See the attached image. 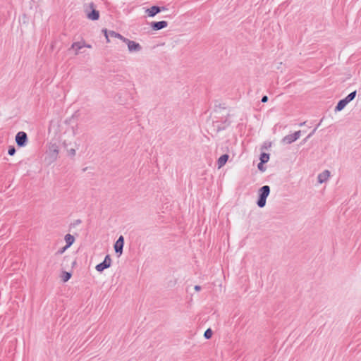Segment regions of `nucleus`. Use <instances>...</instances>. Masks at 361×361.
<instances>
[{"mask_svg":"<svg viewBox=\"0 0 361 361\" xmlns=\"http://www.w3.org/2000/svg\"><path fill=\"white\" fill-rule=\"evenodd\" d=\"M90 44L86 43V42L82 39L79 41H76L72 43L71 46L68 49V51L73 53L75 56H78L85 53V48L92 49Z\"/></svg>","mask_w":361,"mask_h":361,"instance_id":"obj_1","label":"nucleus"},{"mask_svg":"<svg viewBox=\"0 0 361 361\" xmlns=\"http://www.w3.org/2000/svg\"><path fill=\"white\" fill-rule=\"evenodd\" d=\"M114 37L119 38L126 44L128 47V50L130 54H137L142 50L141 44L135 41L123 37L119 34L114 33Z\"/></svg>","mask_w":361,"mask_h":361,"instance_id":"obj_2","label":"nucleus"},{"mask_svg":"<svg viewBox=\"0 0 361 361\" xmlns=\"http://www.w3.org/2000/svg\"><path fill=\"white\" fill-rule=\"evenodd\" d=\"M258 193L257 205L262 208L266 205V200L270 193V188L268 185H264L259 190Z\"/></svg>","mask_w":361,"mask_h":361,"instance_id":"obj_3","label":"nucleus"},{"mask_svg":"<svg viewBox=\"0 0 361 361\" xmlns=\"http://www.w3.org/2000/svg\"><path fill=\"white\" fill-rule=\"evenodd\" d=\"M85 13L88 19L91 20H97L99 19V13L94 8L93 3H90L89 6L85 8Z\"/></svg>","mask_w":361,"mask_h":361,"instance_id":"obj_4","label":"nucleus"},{"mask_svg":"<svg viewBox=\"0 0 361 361\" xmlns=\"http://www.w3.org/2000/svg\"><path fill=\"white\" fill-rule=\"evenodd\" d=\"M124 246V238L121 235L114 243V253L117 257H120L123 255V249Z\"/></svg>","mask_w":361,"mask_h":361,"instance_id":"obj_5","label":"nucleus"},{"mask_svg":"<svg viewBox=\"0 0 361 361\" xmlns=\"http://www.w3.org/2000/svg\"><path fill=\"white\" fill-rule=\"evenodd\" d=\"M301 132L300 130L295 132L293 134L288 135L285 136L282 139V142L283 144H290L295 141H296L300 137Z\"/></svg>","mask_w":361,"mask_h":361,"instance_id":"obj_6","label":"nucleus"},{"mask_svg":"<svg viewBox=\"0 0 361 361\" xmlns=\"http://www.w3.org/2000/svg\"><path fill=\"white\" fill-rule=\"evenodd\" d=\"M330 177H331L330 171H329L327 169L324 170L323 171H322L321 173H319L317 175V182L319 184L325 183L329 180Z\"/></svg>","mask_w":361,"mask_h":361,"instance_id":"obj_7","label":"nucleus"},{"mask_svg":"<svg viewBox=\"0 0 361 361\" xmlns=\"http://www.w3.org/2000/svg\"><path fill=\"white\" fill-rule=\"evenodd\" d=\"M27 140V134L25 132H18L16 136V142L19 147H23L26 145Z\"/></svg>","mask_w":361,"mask_h":361,"instance_id":"obj_8","label":"nucleus"},{"mask_svg":"<svg viewBox=\"0 0 361 361\" xmlns=\"http://www.w3.org/2000/svg\"><path fill=\"white\" fill-rule=\"evenodd\" d=\"M111 259L109 255H106L104 260L103 261V262H102L96 266V269H97V271L101 272L104 269L109 267L111 266Z\"/></svg>","mask_w":361,"mask_h":361,"instance_id":"obj_9","label":"nucleus"},{"mask_svg":"<svg viewBox=\"0 0 361 361\" xmlns=\"http://www.w3.org/2000/svg\"><path fill=\"white\" fill-rule=\"evenodd\" d=\"M161 11V7L159 6H152L151 8H147L145 12L149 17H153Z\"/></svg>","mask_w":361,"mask_h":361,"instance_id":"obj_10","label":"nucleus"},{"mask_svg":"<svg viewBox=\"0 0 361 361\" xmlns=\"http://www.w3.org/2000/svg\"><path fill=\"white\" fill-rule=\"evenodd\" d=\"M49 152L54 159H56L59 154V147L56 144H51L49 147Z\"/></svg>","mask_w":361,"mask_h":361,"instance_id":"obj_11","label":"nucleus"},{"mask_svg":"<svg viewBox=\"0 0 361 361\" xmlns=\"http://www.w3.org/2000/svg\"><path fill=\"white\" fill-rule=\"evenodd\" d=\"M65 241L66 243V245L64 247V249H67L70 246H71L74 241H75V238L73 237V235H71V234H66L65 235Z\"/></svg>","mask_w":361,"mask_h":361,"instance_id":"obj_12","label":"nucleus"},{"mask_svg":"<svg viewBox=\"0 0 361 361\" xmlns=\"http://www.w3.org/2000/svg\"><path fill=\"white\" fill-rule=\"evenodd\" d=\"M228 159V154H224V155L221 156L218 159V161H217L218 169H221V167H223L227 162Z\"/></svg>","mask_w":361,"mask_h":361,"instance_id":"obj_13","label":"nucleus"},{"mask_svg":"<svg viewBox=\"0 0 361 361\" xmlns=\"http://www.w3.org/2000/svg\"><path fill=\"white\" fill-rule=\"evenodd\" d=\"M348 104V103L345 99L340 100L335 108V111L337 112L342 111Z\"/></svg>","mask_w":361,"mask_h":361,"instance_id":"obj_14","label":"nucleus"},{"mask_svg":"<svg viewBox=\"0 0 361 361\" xmlns=\"http://www.w3.org/2000/svg\"><path fill=\"white\" fill-rule=\"evenodd\" d=\"M166 25V24H151V30L153 31H157L165 27Z\"/></svg>","mask_w":361,"mask_h":361,"instance_id":"obj_15","label":"nucleus"},{"mask_svg":"<svg viewBox=\"0 0 361 361\" xmlns=\"http://www.w3.org/2000/svg\"><path fill=\"white\" fill-rule=\"evenodd\" d=\"M269 160V154L267 153H262L260 156V162L264 164L268 162Z\"/></svg>","mask_w":361,"mask_h":361,"instance_id":"obj_16","label":"nucleus"},{"mask_svg":"<svg viewBox=\"0 0 361 361\" xmlns=\"http://www.w3.org/2000/svg\"><path fill=\"white\" fill-rule=\"evenodd\" d=\"M355 95H356V91H354L351 93H350L345 98H344L348 103H349L350 102H351L352 100L354 99V98L355 97Z\"/></svg>","mask_w":361,"mask_h":361,"instance_id":"obj_17","label":"nucleus"},{"mask_svg":"<svg viewBox=\"0 0 361 361\" xmlns=\"http://www.w3.org/2000/svg\"><path fill=\"white\" fill-rule=\"evenodd\" d=\"M213 335V331H212L211 329H208L205 331L204 334V336L205 338L207 339H209L212 338Z\"/></svg>","mask_w":361,"mask_h":361,"instance_id":"obj_18","label":"nucleus"},{"mask_svg":"<svg viewBox=\"0 0 361 361\" xmlns=\"http://www.w3.org/2000/svg\"><path fill=\"white\" fill-rule=\"evenodd\" d=\"M102 32L104 33V35L106 39V42H110L109 35L113 36V32H110L109 33H108V31L106 29H103Z\"/></svg>","mask_w":361,"mask_h":361,"instance_id":"obj_19","label":"nucleus"},{"mask_svg":"<svg viewBox=\"0 0 361 361\" xmlns=\"http://www.w3.org/2000/svg\"><path fill=\"white\" fill-rule=\"evenodd\" d=\"M71 276V274L70 273H68V272H64V273H63V276H62V277H63V281L64 282H66V281H68V280L70 279Z\"/></svg>","mask_w":361,"mask_h":361,"instance_id":"obj_20","label":"nucleus"},{"mask_svg":"<svg viewBox=\"0 0 361 361\" xmlns=\"http://www.w3.org/2000/svg\"><path fill=\"white\" fill-rule=\"evenodd\" d=\"M257 167H258V169H259L260 171H262V172L265 171V169H265V167H264V163L260 162V163L258 164Z\"/></svg>","mask_w":361,"mask_h":361,"instance_id":"obj_21","label":"nucleus"},{"mask_svg":"<svg viewBox=\"0 0 361 361\" xmlns=\"http://www.w3.org/2000/svg\"><path fill=\"white\" fill-rule=\"evenodd\" d=\"M8 153L9 155L13 156L16 153V149L14 147L9 148Z\"/></svg>","mask_w":361,"mask_h":361,"instance_id":"obj_22","label":"nucleus"},{"mask_svg":"<svg viewBox=\"0 0 361 361\" xmlns=\"http://www.w3.org/2000/svg\"><path fill=\"white\" fill-rule=\"evenodd\" d=\"M68 154L71 156H75L76 154V151L75 149H71L68 150Z\"/></svg>","mask_w":361,"mask_h":361,"instance_id":"obj_23","label":"nucleus"},{"mask_svg":"<svg viewBox=\"0 0 361 361\" xmlns=\"http://www.w3.org/2000/svg\"><path fill=\"white\" fill-rule=\"evenodd\" d=\"M268 100V97L267 96H264L262 98V102L264 103V102H267Z\"/></svg>","mask_w":361,"mask_h":361,"instance_id":"obj_24","label":"nucleus"},{"mask_svg":"<svg viewBox=\"0 0 361 361\" xmlns=\"http://www.w3.org/2000/svg\"><path fill=\"white\" fill-rule=\"evenodd\" d=\"M194 289L196 290V291H200L201 290V287L200 286H195L194 287Z\"/></svg>","mask_w":361,"mask_h":361,"instance_id":"obj_25","label":"nucleus"},{"mask_svg":"<svg viewBox=\"0 0 361 361\" xmlns=\"http://www.w3.org/2000/svg\"><path fill=\"white\" fill-rule=\"evenodd\" d=\"M66 250V249H64V247H63L61 250L58 251V253L59 254H62Z\"/></svg>","mask_w":361,"mask_h":361,"instance_id":"obj_26","label":"nucleus"},{"mask_svg":"<svg viewBox=\"0 0 361 361\" xmlns=\"http://www.w3.org/2000/svg\"><path fill=\"white\" fill-rule=\"evenodd\" d=\"M152 23H167L166 20H159V21H153Z\"/></svg>","mask_w":361,"mask_h":361,"instance_id":"obj_27","label":"nucleus"}]
</instances>
